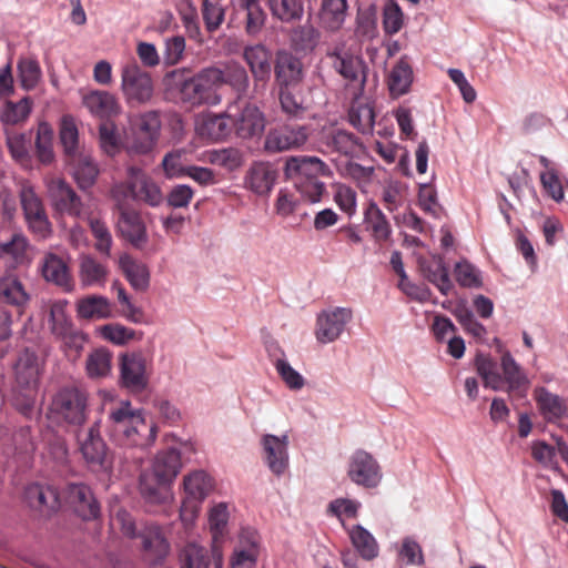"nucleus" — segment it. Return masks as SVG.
Wrapping results in <instances>:
<instances>
[{
	"label": "nucleus",
	"mask_w": 568,
	"mask_h": 568,
	"mask_svg": "<svg viewBox=\"0 0 568 568\" xmlns=\"http://www.w3.org/2000/svg\"><path fill=\"white\" fill-rule=\"evenodd\" d=\"M106 432L109 437L120 446L146 447L155 440V426L149 424L141 409L129 400L113 405L108 414Z\"/></svg>",
	"instance_id": "obj_1"
},
{
	"label": "nucleus",
	"mask_w": 568,
	"mask_h": 568,
	"mask_svg": "<svg viewBox=\"0 0 568 568\" xmlns=\"http://www.w3.org/2000/svg\"><path fill=\"white\" fill-rule=\"evenodd\" d=\"M285 173L294 183L304 199L311 203L321 201L325 184L318 180L320 175H331L326 163L316 156L291 158L285 164Z\"/></svg>",
	"instance_id": "obj_2"
},
{
	"label": "nucleus",
	"mask_w": 568,
	"mask_h": 568,
	"mask_svg": "<svg viewBox=\"0 0 568 568\" xmlns=\"http://www.w3.org/2000/svg\"><path fill=\"white\" fill-rule=\"evenodd\" d=\"M121 91L129 105L146 104L154 94L153 80L136 61H129L121 68Z\"/></svg>",
	"instance_id": "obj_3"
},
{
	"label": "nucleus",
	"mask_w": 568,
	"mask_h": 568,
	"mask_svg": "<svg viewBox=\"0 0 568 568\" xmlns=\"http://www.w3.org/2000/svg\"><path fill=\"white\" fill-rule=\"evenodd\" d=\"M50 410L57 419L80 426L87 419L88 395L74 386L63 387L54 395Z\"/></svg>",
	"instance_id": "obj_4"
},
{
	"label": "nucleus",
	"mask_w": 568,
	"mask_h": 568,
	"mask_svg": "<svg viewBox=\"0 0 568 568\" xmlns=\"http://www.w3.org/2000/svg\"><path fill=\"white\" fill-rule=\"evenodd\" d=\"M327 57L332 60L333 69L345 81V87L351 94L363 98L368 71L366 62L358 55L338 50L328 52Z\"/></svg>",
	"instance_id": "obj_5"
},
{
	"label": "nucleus",
	"mask_w": 568,
	"mask_h": 568,
	"mask_svg": "<svg viewBox=\"0 0 568 568\" xmlns=\"http://www.w3.org/2000/svg\"><path fill=\"white\" fill-rule=\"evenodd\" d=\"M20 203L29 230L40 239L51 234V223L41 197L30 184H23L19 192Z\"/></svg>",
	"instance_id": "obj_6"
},
{
	"label": "nucleus",
	"mask_w": 568,
	"mask_h": 568,
	"mask_svg": "<svg viewBox=\"0 0 568 568\" xmlns=\"http://www.w3.org/2000/svg\"><path fill=\"white\" fill-rule=\"evenodd\" d=\"M161 130L159 112L148 111L132 121L133 138L129 145V152L134 154H148L156 144Z\"/></svg>",
	"instance_id": "obj_7"
},
{
	"label": "nucleus",
	"mask_w": 568,
	"mask_h": 568,
	"mask_svg": "<svg viewBox=\"0 0 568 568\" xmlns=\"http://www.w3.org/2000/svg\"><path fill=\"white\" fill-rule=\"evenodd\" d=\"M243 59L253 77V94L251 98L263 95L272 72V52L263 44L246 45L243 49Z\"/></svg>",
	"instance_id": "obj_8"
},
{
	"label": "nucleus",
	"mask_w": 568,
	"mask_h": 568,
	"mask_svg": "<svg viewBox=\"0 0 568 568\" xmlns=\"http://www.w3.org/2000/svg\"><path fill=\"white\" fill-rule=\"evenodd\" d=\"M47 193L53 210L60 214L78 217L82 213V201L72 186L63 179L45 180Z\"/></svg>",
	"instance_id": "obj_9"
},
{
	"label": "nucleus",
	"mask_w": 568,
	"mask_h": 568,
	"mask_svg": "<svg viewBox=\"0 0 568 568\" xmlns=\"http://www.w3.org/2000/svg\"><path fill=\"white\" fill-rule=\"evenodd\" d=\"M310 134V125L285 124L267 133L264 149L270 153L298 149L307 142Z\"/></svg>",
	"instance_id": "obj_10"
},
{
	"label": "nucleus",
	"mask_w": 568,
	"mask_h": 568,
	"mask_svg": "<svg viewBox=\"0 0 568 568\" xmlns=\"http://www.w3.org/2000/svg\"><path fill=\"white\" fill-rule=\"evenodd\" d=\"M347 476L358 486L375 488L379 485L383 475L381 466L373 455L357 449L349 457Z\"/></svg>",
	"instance_id": "obj_11"
},
{
	"label": "nucleus",
	"mask_w": 568,
	"mask_h": 568,
	"mask_svg": "<svg viewBox=\"0 0 568 568\" xmlns=\"http://www.w3.org/2000/svg\"><path fill=\"white\" fill-rule=\"evenodd\" d=\"M125 195L135 201H141L150 206H159L163 202V194L160 186L148 178L141 169L128 168V181L125 183Z\"/></svg>",
	"instance_id": "obj_12"
},
{
	"label": "nucleus",
	"mask_w": 568,
	"mask_h": 568,
	"mask_svg": "<svg viewBox=\"0 0 568 568\" xmlns=\"http://www.w3.org/2000/svg\"><path fill=\"white\" fill-rule=\"evenodd\" d=\"M136 538L141 540L143 558L151 565L161 564L170 552V542L158 524H145L136 534Z\"/></svg>",
	"instance_id": "obj_13"
},
{
	"label": "nucleus",
	"mask_w": 568,
	"mask_h": 568,
	"mask_svg": "<svg viewBox=\"0 0 568 568\" xmlns=\"http://www.w3.org/2000/svg\"><path fill=\"white\" fill-rule=\"evenodd\" d=\"M302 60L287 50H278L274 61V78L277 89L297 88L304 79Z\"/></svg>",
	"instance_id": "obj_14"
},
{
	"label": "nucleus",
	"mask_w": 568,
	"mask_h": 568,
	"mask_svg": "<svg viewBox=\"0 0 568 568\" xmlns=\"http://www.w3.org/2000/svg\"><path fill=\"white\" fill-rule=\"evenodd\" d=\"M118 233L135 248H142L148 242V232L141 214L134 209L118 206Z\"/></svg>",
	"instance_id": "obj_15"
},
{
	"label": "nucleus",
	"mask_w": 568,
	"mask_h": 568,
	"mask_svg": "<svg viewBox=\"0 0 568 568\" xmlns=\"http://www.w3.org/2000/svg\"><path fill=\"white\" fill-rule=\"evenodd\" d=\"M121 384L132 393L144 390L149 384L148 362L142 353H131L121 358Z\"/></svg>",
	"instance_id": "obj_16"
},
{
	"label": "nucleus",
	"mask_w": 568,
	"mask_h": 568,
	"mask_svg": "<svg viewBox=\"0 0 568 568\" xmlns=\"http://www.w3.org/2000/svg\"><path fill=\"white\" fill-rule=\"evenodd\" d=\"M80 452L93 468H105L108 448L100 434V423L95 422L83 435H79Z\"/></svg>",
	"instance_id": "obj_17"
},
{
	"label": "nucleus",
	"mask_w": 568,
	"mask_h": 568,
	"mask_svg": "<svg viewBox=\"0 0 568 568\" xmlns=\"http://www.w3.org/2000/svg\"><path fill=\"white\" fill-rule=\"evenodd\" d=\"M65 498L74 511L84 520L95 519L100 515V505L91 488L83 483L67 486Z\"/></svg>",
	"instance_id": "obj_18"
},
{
	"label": "nucleus",
	"mask_w": 568,
	"mask_h": 568,
	"mask_svg": "<svg viewBox=\"0 0 568 568\" xmlns=\"http://www.w3.org/2000/svg\"><path fill=\"white\" fill-rule=\"evenodd\" d=\"M232 128L237 138L246 140L261 136L265 129L263 112L253 104L247 103L233 119Z\"/></svg>",
	"instance_id": "obj_19"
},
{
	"label": "nucleus",
	"mask_w": 568,
	"mask_h": 568,
	"mask_svg": "<svg viewBox=\"0 0 568 568\" xmlns=\"http://www.w3.org/2000/svg\"><path fill=\"white\" fill-rule=\"evenodd\" d=\"M24 501L28 506L43 515H51L60 508L58 490L50 485L33 483L24 488Z\"/></svg>",
	"instance_id": "obj_20"
},
{
	"label": "nucleus",
	"mask_w": 568,
	"mask_h": 568,
	"mask_svg": "<svg viewBox=\"0 0 568 568\" xmlns=\"http://www.w3.org/2000/svg\"><path fill=\"white\" fill-rule=\"evenodd\" d=\"M40 271L43 278L62 288L71 292L73 281L67 261L54 253H45L40 263Z\"/></svg>",
	"instance_id": "obj_21"
},
{
	"label": "nucleus",
	"mask_w": 568,
	"mask_h": 568,
	"mask_svg": "<svg viewBox=\"0 0 568 568\" xmlns=\"http://www.w3.org/2000/svg\"><path fill=\"white\" fill-rule=\"evenodd\" d=\"M28 301L29 295L16 276L9 275L0 278V305L10 306L14 310V313L6 312L4 320L21 316Z\"/></svg>",
	"instance_id": "obj_22"
},
{
	"label": "nucleus",
	"mask_w": 568,
	"mask_h": 568,
	"mask_svg": "<svg viewBox=\"0 0 568 568\" xmlns=\"http://www.w3.org/2000/svg\"><path fill=\"white\" fill-rule=\"evenodd\" d=\"M67 165L81 190L90 189L95 183L100 173L97 162L87 151L67 158Z\"/></svg>",
	"instance_id": "obj_23"
},
{
	"label": "nucleus",
	"mask_w": 568,
	"mask_h": 568,
	"mask_svg": "<svg viewBox=\"0 0 568 568\" xmlns=\"http://www.w3.org/2000/svg\"><path fill=\"white\" fill-rule=\"evenodd\" d=\"M41 365L38 355L26 348L20 353L14 365V375L18 386L22 389L34 390L39 384Z\"/></svg>",
	"instance_id": "obj_24"
},
{
	"label": "nucleus",
	"mask_w": 568,
	"mask_h": 568,
	"mask_svg": "<svg viewBox=\"0 0 568 568\" xmlns=\"http://www.w3.org/2000/svg\"><path fill=\"white\" fill-rule=\"evenodd\" d=\"M264 459L272 473L280 476L288 465L287 436L264 435L262 438Z\"/></svg>",
	"instance_id": "obj_25"
},
{
	"label": "nucleus",
	"mask_w": 568,
	"mask_h": 568,
	"mask_svg": "<svg viewBox=\"0 0 568 568\" xmlns=\"http://www.w3.org/2000/svg\"><path fill=\"white\" fill-rule=\"evenodd\" d=\"M418 264L423 276L433 283L443 294L446 295L453 288L448 267L442 256L433 255L428 258L423 257L419 258Z\"/></svg>",
	"instance_id": "obj_26"
},
{
	"label": "nucleus",
	"mask_w": 568,
	"mask_h": 568,
	"mask_svg": "<svg viewBox=\"0 0 568 568\" xmlns=\"http://www.w3.org/2000/svg\"><path fill=\"white\" fill-rule=\"evenodd\" d=\"M322 144L329 152H336L346 156H353L362 149L358 138L342 129L325 132L322 136Z\"/></svg>",
	"instance_id": "obj_27"
},
{
	"label": "nucleus",
	"mask_w": 568,
	"mask_h": 568,
	"mask_svg": "<svg viewBox=\"0 0 568 568\" xmlns=\"http://www.w3.org/2000/svg\"><path fill=\"white\" fill-rule=\"evenodd\" d=\"M258 555L257 535L253 530H243L240 545L231 558V568H253Z\"/></svg>",
	"instance_id": "obj_28"
},
{
	"label": "nucleus",
	"mask_w": 568,
	"mask_h": 568,
	"mask_svg": "<svg viewBox=\"0 0 568 568\" xmlns=\"http://www.w3.org/2000/svg\"><path fill=\"white\" fill-rule=\"evenodd\" d=\"M276 176V171L270 163L255 162L247 171L245 184L252 192L265 195L273 189Z\"/></svg>",
	"instance_id": "obj_29"
},
{
	"label": "nucleus",
	"mask_w": 568,
	"mask_h": 568,
	"mask_svg": "<svg viewBox=\"0 0 568 568\" xmlns=\"http://www.w3.org/2000/svg\"><path fill=\"white\" fill-rule=\"evenodd\" d=\"M83 105L93 115L106 119L120 113V104L116 98L108 92L94 90L83 95Z\"/></svg>",
	"instance_id": "obj_30"
},
{
	"label": "nucleus",
	"mask_w": 568,
	"mask_h": 568,
	"mask_svg": "<svg viewBox=\"0 0 568 568\" xmlns=\"http://www.w3.org/2000/svg\"><path fill=\"white\" fill-rule=\"evenodd\" d=\"M414 80L409 59L403 55L392 68L387 77V87L392 97L398 98L408 93Z\"/></svg>",
	"instance_id": "obj_31"
},
{
	"label": "nucleus",
	"mask_w": 568,
	"mask_h": 568,
	"mask_svg": "<svg viewBox=\"0 0 568 568\" xmlns=\"http://www.w3.org/2000/svg\"><path fill=\"white\" fill-rule=\"evenodd\" d=\"M196 132L212 141L224 140L232 132V118L227 114H207L196 122Z\"/></svg>",
	"instance_id": "obj_32"
},
{
	"label": "nucleus",
	"mask_w": 568,
	"mask_h": 568,
	"mask_svg": "<svg viewBox=\"0 0 568 568\" xmlns=\"http://www.w3.org/2000/svg\"><path fill=\"white\" fill-rule=\"evenodd\" d=\"M347 0H322L318 18L322 27L329 31H338L347 17Z\"/></svg>",
	"instance_id": "obj_33"
},
{
	"label": "nucleus",
	"mask_w": 568,
	"mask_h": 568,
	"mask_svg": "<svg viewBox=\"0 0 568 568\" xmlns=\"http://www.w3.org/2000/svg\"><path fill=\"white\" fill-rule=\"evenodd\" d=\"M534 396L541 415L547 422L552 423L565 416L567 408L560 396L550 393L545 387L536 388Z\"/></svg>",
	"instance_id": "obj_34"
},
{
	"label": "nucleus",
	"mask_w": 568,
	"mask_h": 568,
	"mask_svg": "<svg viewBox=\"0 0 568 568\" xmlns=\"http://www.w3.org/2000/svg\"><path fill=\"white\" fill-rule=\"evenodd\" d=\"M364 222L373 239L378 242H387L392 235V226L375 202H371L364 213Z\"/></svg>",
	"instance_id": "obj_35"
},
{
	"label": "nucleus",
	"mask_w": 568,
	"mask_h": 568,
	"mask_svg": "<svg viewBox=\"0 0 568 568\" xmlns=\"http://www.w3.org/2000/svg\"><path fill=\"white\" fill-rule=\"evenodd\" d=\"M119 265L130 285L136 291H145L150 284L148 266L128 254L119 258Z\"/></svg>",
	"instance_id": "obj_36"
},
{
	"label": "nucleus",
	"mask_w": 568,
	"mask_h": 568,
	"mask_svg": "<svg viewBox=\"0 0 568 568\" xmlns=\"http://www.w3.org/2000/svg\"><path fill=\"white\" fill-rule=\"evenodd\" d=\"M349 123L361 133H373L375 112L373 105L364 103L362 98L352 95V105L348 111Z\"/></svg>",
	"instance_id": "obj_37"
},
{
	"label": "nucleus",
	"mask_w": 568,
	"mask_h": 568,
	"mask_svg": "<svg viewBox=\"0 0 568 568\" xmlns=\"http://www.w3.org/2000/svg\"><path fill=\"white\" fill-rule=\"evenodd\" d=\"M182 467L181 454L175 448L160 452L153 463V473L164 481H172Z\"/></svg>",
	"instance_id": "obj_38"
},
{
	"label": "nucleus",
	"mask_w": 568,
	"mask_h": 568,
	"mask_svg": "<svg viewBox=\"0 0 568 568\" xmlns=\"http://www.w3.org/2000/svg\"><path fill=\"white\" fill-rule=\"evenodd\" d=\"M108 276V268L91 255L80 257L79 277L85 287L103 286Z\"/></svg>",
	"instance_id": "obj_39"
},
{
	"label": "nucleus",
	"mask_w": 568,
	"mask_h": 568,
	"mask_svg": "<svg viewBox=\"0 0 568 568\" xmlns=\"http://www.w3.org/2000/svg\"><path fill=\"white\" fill-rule=\"evenodd\" d=\"M222 84L230 85L239 97L247 94L250 78L246 69L236 61H230L221 69Z\"/></svg>",
	"instance_id": "obj_40"
},
{
	"label": "nucleus",
	"mask_w": 568,
	"mask_h": 568,
	"mask_svg": "<svg viewBox=\"0 0 568 568\" xmlns=\"http://www.w3.org/2000/svg\"><path fill=\"white\" fill-rule=\"evenodd\" d=\"M183 485L187 498L201 501L212 491L213 479L205 471L196 470L184 478Z\"/></svg>",
	"instance_id": "obj_41"
},
{
	"label": "nucleus",
	"mask_w": 568,
	"mask_h": 568,
	"mask_svg": "<svg viewBox=\"0 0 568 568\" xmlns=\"http://www.w3.org/2000/svg\"><path fill=\"white\" fill-rule=\"evenodd\" d=\"M32 110V100L29 97L18 102L7 101L0 110V120L3 125H17L29 118Z\"/></svg>",
	"instance_id": "obj_42"
},
{
	"label": "nucleus",
	"mask_w": 568,
	"mask_h": 568,
	"mask_svg": "<svg viewBox=\"0 0 568 568\" xmlns=\"http://www.w3.org/2000/svg\"><path fill=\"white\" fill-rule=\"evenodd\" d=\"M209 550L195 542H189L180 552V568H210Z\"/></svg>",
	"instance_id": "obj_43"
},
{
	"label": "nucleus",
	"mask_w": 568,
	"mask_h": 568,
	"mask_svg": "<svg viewBox=\"0 0 568 568\" xmlns=\"http://www.w3.org/2000/svg\"><path fill=\"white\" fill-rule=\"evenodd\" d=\"M17 70L22 89L31 91L37 88L42 78L41 67L37 59L20 58Z\"/></svg>",
	"instance_id": "obj_44"
},
{
	"label": "nucleus",
	"mask_w": 568,
	"mask_h": 568,
	"mask_svg": "<svg viewBox=\"0 0 568 568\" xmlns=\"http://www.w3.org/2000/svg\"><path fill=\"white\" fill-rule=\"evenodd\" d=\"M272 14L282 22L298 21L303 17L302 0H268Z\"/></svg>",
	"instance_id": "obj_45"
},
{
	"label": "nucleus",
	"mask_w": 568,
	"mask_h": 568,
	"mask_svg": "<svg viewBox=\"0 0 568 568\" xmlns=\"http://www.w3.org/2000/svg\"><path fill=\"white\" fill-rule=\"evenodd\" d=\"M500 365L504 373V384L506 383L510 390L528 385L525 373L509 352L503 354Z\"/></svg>",
	"instance_id": "obj_46"
},
{
	"label": "nucleus",
	"mask_w": 568,
	"mask_h": 568,
	"mask_svg": "<svg viewBox=\"0 0 568 568\" xmlns=\"http://www.w3.org/2000/svg\"><path fill=\"white\" fill-rule=\"evenodd\" d=\"M170 481H164L155 476V473H143L140 476V493L150 503L159 504L164 499V487Z\"/></svg>",
	"instance_id": "obj_47"
},
{
	"label": "nucleus",
	"mask_w": 568,
	"mask_h": 568,
	"mask_svg": "<svg viewBox=\"0 0 568 568\" xmlns=\"http://www.w3.org/2000/svg\"><path fill=\"white\" fill-rule=\"evenodd\" d=\"M349 536L352 544L364 559L371 560L377 556L378 546L375 538L362 526H355Z\"/></svg>",
	"instance_id": "obj_48"
},
{
	"label": "nucleus",
	"mask_w": 568,
	"mask_h": 568,
	"mask_svg": "<svg viewBox=\"0 0 568 568\" xmlns=\"http://www.w3.org/2000/svg\"><path fill=\"white\" fill-rule=\"evenodd\" d=\"M207 160L211 164L234 171L243 164V154L239 149L224 148L210 151L207 153Z\"/></svg>",
	"instance_id": "obj_49"
},
{
	"label": "nucleus",
	"mask_w": 568,
	"mask_h": 568,
	"mask_svg": "<svg viewBox=\"0 0 568 568\" xmlns=\"http://www.w3.org/2000/svg\"><path fill=\"white\" fill-rule=\"evenodd\" d=\"M60 142L63 146L67 158L80 153L78 149L79 133L78 128L72 116L65 115L61 120L60 125Z\"/></svg>",
	"instance_id": "obj_50"
},
{
	"label": "nucleus",
	"mask_w": 568,
	"mask_h": 568,
	"mask_svg": "<svg viewBox=\"0 0 568 568\" xmlns=\"http://www.w3.org/2000/svg\"><path fill=\"white\" fill-rule=\"evenodd\" d=\"M476 368L480 377L484 379L485 387H490L494 390H499L504 386V381L497 372L495 362L484 355L476 357Z\"/></svg>",
	"instance_id": "obj_51"
},
{
	"label": "nucleus",
	"mask_w": 568,
	"mask_h": 568,
	"mask_svg": "<svg viewBox=\"0 0 568 568\" xmlns=\"http://www.w3.org/2000/svg\"><path fill=\"white\" fill-rule=\"evenodd\" d=\"M7 145L11 156L19 163L29 162V149L31 145V134L7 132Z\"/></svg>",
	"instance_id": "obj_52"
},
{
	"label": "nucleus",
	"mask_w": 568,
	"mask_h": 568,
	"mask_svg": "<svg viewBox=\"0 0 568 568\" xmlns=\"http://www.w3.org/2000/svg\"><path fill=\"white\" fill-rule=\"evenodd\" d=\"M111 371V353L104 348L93 351L87 358V373L91 378H101Z\"/></svg>",
	"instance_id": "obj_53"
},
{
	"label": "nucleus",
	"mask_w": 568,
	"mask_h": 568,
	"mask_svg": "<svg viewBox=\"0 0 568 568\" xmlns=\"http://www.w3.org/2000/svg\"><path fill=\"white\" fill-rule=\"evenodd\" d=\"M28 246L26 236L20 233L13 234L9 241L0 243V257H11L14 264H22Z\"/></svg>",
	"instance_id": "obj_54"
},
{
	"label": "nucleus",
	"mask_w": 568,
	"mask_h": 568,
	"mask_svg": "<svg viewBox=\"0 0 568 568\" xmlns=\"http://www.w3.org/2000/svg\"><path fill=\"white\" fill-rule=\"evenodd\" d=\"M332 189L334 191L333 200L339 210L346 213L348 216H353L356 213L357 206L356 191L343 183H335L332 185Z\"/></svg>",
	"instance_id": "obj_55"
},
{
	"label": "nucleus",
	"mask_w": 568,
	"mask_h": 568,
	"mask_svg": "<svg viewBox=\"0 0 568 568\" xmlns=\"http://www.w3.org/2000/svg\"><path fill=\"white\" fill-rule=\"evenodd\" d=\"M78 315L83 320H89L93 316L106 317L109 315V303L102 296H88L78 303Z\"/></svg>",
	"instance_id": "obj_56"
},
{
	"label": "nucleus",
	"mask_w": 568,
	"mask_h": 568,
	"mask_svg": "<svg viewBox=\"0 0 568 568\" xmlns=\"http://www.w3.org/2000/svg\"><path fill=\"white\" fill-rule=\"evenodd\" d=\"M296 88L277 89L282 111L290 118H302L306 111L303 99L294 93Z\"/></svg>",
	"instance_id": "obj_57"
},
{
	"label": "nucleus",
	"mask_w": 568,
	"mask_h": 568,
	"mask_svg": "<svg viewBox=\"0 0 568 568\" xmlns=\"http://www.w3.org/2000/svg\"><path fill=\"white\" fill-rule=\"evenodd\" d=\"M99 141L102 151L109 156H114L121 150V142L113 122L106 121L100 124Z\"/></svg>",
	"instance_id": "obj_58"
},
{
	"label": "nucleus",
	"mask_w": 568,
	"mask_h": 568,
	"mask_svg": "<svg viewBox=\"0 0 568 568\" xmlns=\"http://www.w3.org/2000/svg\"><path fill=\"white\" fill-rule=\"evenodd\" d=\"M113 530H120L128 538H136L135 521L130 513L121 507H113L110 516Z\"/></svg>",
	"instance_id": "obj_59"
},
{
	"label": "nucleus",
	"mask_w": 568,
	"mask_h": 568,
	"mask_svg": "<svg viewBox=\"0 0 568 568\" xmlns=\"http://www.w3.org/2000/svg\"><path fill=\"white\" fill-rule=\"evenodd\" d=\"M195 82L201 84L204 93L207 95L210 101L213 103L216 99V95L214 94V89L222 84V73L221 69L219 68H205L202 71H200L197 74L194 75Z\"/></svg>",
	"instance_id": "obj_60"
},
{
	"label": "nucleus",
	"mask_w": 568,
	"mask_h": 568,
	"mask_svg": "<svg viewBox=\"0 0 568 568\" xmlns=\"http://www.w3.org/2000/svg\"><path fill=\"white\" fill-rule=\"evenodd\" d=\"M195 82L201 84L204 93L207 95L210 101L213 103L216 99V95L214 94V89L222 84V73L221 69L219 68H205L202 71H200L197 74L194 75Z\"/></svg>",
	"instance_id": "obj_61"
},
{
	"label": "nucleus",
	"mask_w": 568,
	"mask_h": 568,
	"mask_svg": "<svg viewBox=\"0 0 568 568\" xmlns=\"http://www.w3.org/2000/svg\"><path fill=\"white\" fill-rule=\"evenodd\" d=\"M89 225L95 239L97 251L109 256L112 246V236L106 224L99 219L91 217Z\"/></svg>",
	"instance_id": "obj_62"
},
{
	"label": "nucleus",
	"mask_w": 568,
	"mask_h": 568,
	"mask_svg": "<svg viewBox=\"0 0 568 568\" xmlns=\"http://www.w3.org/2000/svg\"><path fill=\"white\" fill-rule=\"evenodd\" d=\"M229 519L227 507L224 504H219L210 511L209 524L214 544H217L224 536L225 527Z\"/></svg>",
	"instance_id": "obj_63"
},
{
	"label": "nucleus",
	"mask_w": 568,
	"mask_h": 568,
	"mask_svg": "<svg viewBox=\"0 0 568 568\" xmlns=\"http://www.w3.org/2000/svg\"><path fill=\"white\" fill-rule=\"evenodd\" d=\"M180 97L184 102L192 105L212 103L207 95L204 93L201 84L195 82L194 77L184 80L180 87Z\"/></svg>",
	"instance_id": "obj_64"
}]
</instances>
